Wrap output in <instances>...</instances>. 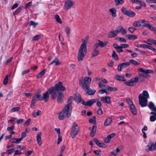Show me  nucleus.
I'll return each mask as SVG.
<instances>
[{
  "instance_id": "5701e85b",
  "label": "nucleus",
  "mask_w": 156,
  "mask_h": 156,
  "mask_svg": "<svg viewBox=\"0 0 156 156\" xmlns=\"http://www.w3.org/2000/svg\"><path fill=\"white\" fill-rule=\"evenodd\" d=\"M155 40H156L152 39L150 38L148 39L147 41H145L144 42L145 43L147 44L151 45L152 44H155Z\"/></svg>"
},
{
  "instance_id": "f03ea898",
  "label": "nucleus",
  "mask_w": 156,
  "mask_h": 156,
  "mask_svg": "<svg viewBox=\"0 0 156 156\" xmlns=\"http://www.w3.org/2000/svg\"><path fill=\"white\" fill-rule=\"evenodd\" d=\"M149 96L147 91L144 90L142 94H140L139 96V103L141 107H145L147 105V100Z\"/></svg>"
},
{
  "instance_id": "4be33fe9",
  "label": "nucleus",
  "mask_w": 156,
  "mask_h": 156,
  "mask_svg": "<svg viewBox=\"0 0 156 156\" xmlns=\"http://www.w3.org/2000/svg\"><path fill=\"white\" fill-rule=\"evenodd\" d=\"M149 108L154 112H156V107L152 102H150L148 105Z\"/></svg>"
},
{
  "instance_id": "37998d69",
  "label": "nucleus",
  "mask_w": 156,
  "mask_h": 156,
  "mask_svg": "<svg viewBox=\"0 0 156 156\" xmlns=\"http://www.w3.org/2000/svg\"><path fill=\"white\" fill-rule=\"evenodd\" d=\"M38 24V23L32 21H31L30 22V26H33L35 28Z\"/></svg>"
},
{
  "instance_id": "4c0bfd02",
  "label": "nucleus",
  "mask_w": 156,
  "mask_h": 156,
  "mask_svg": "<svg viewBox=\"0 0 156 156\" xmlns=\"http://www.w3.org/2000/svg\"><path fill=\"white\" fill-rule=\"evenodd\" d=\"M55 20H56V21L57 22H58L60 24H62V22L58 15H55Z\"/></svg>"
},
{
  "instance_id": "13d9d810",
  "label": "nucleus",
  "mask_w": 156,
  "mask_h": 156,
  "mask_svg": "<svg viewBox=\"0 0 156 156\" xmlns=\"http://www.w3.org/2000/svg\"><path fill=\"white\" fill-rule=\"evenodd\" d=\"M139 23V21H136L133 23V25L135 27H139L140 25Z\"/></svg>"
},
{
  "instance_id": "09e8293b",
  "label": "nucleus",
  "mask_w": 156,
  "mask_h": 156,
  "mask_svg": "<svg viewBox=\"0 0 156 156\" xmlns=\"http://www.w3.org/2000/svg\"><path fill=\"white\" fill-rule=\"evenodd\" d=\"M66 31L68 37H69L70 34V29L68 26L66 27Z\"/></svg>"
},
{
  "instance_id": "ddd939ff",
  "label": "nucleus",
  "mask_w": 156,
  "mask_h": 156,
  "mask_svg": "<svg viewBox=\"0 0 156 156\" xmlns=\"http://www.w3.org/2000/svg\"><path fill=\"white\" fill-rule=\"evenodd\" d=\"M64 96V94L62 93L61 92H57V101L58 103H61L62 101Z\"/></svg>"
},
{
  "instance_id": "0eeeda50",
  "label": "nucleus",
  "mask_w": 156,
  "mask_h": 156,
  "mask_svg": "<svg viewBox=\"0 0 156 156\" xmlns=\"http://www.w3.org/2000/svg\"><path fill=\"white\" fill-rule=\"evenodd\" d=\"M145 150L146 152H149L155 151L156 150V148L154 146V143L150 140L146 146Z\"/></svg>"
},
{
  "instance_id": "7ed1b4c3",
  "label": "nucleus",
  "mask_w": 156,
  "mask_h": 156,
  "mask_svg": "<svg viewBox=\"0 0 156 156\" xmlns=\"http://www.w3.org/2000/svg\"><path fill=\"white\" fill-rule=\"evenodd\" d=\"M87 47L80 46L77 56L78 61H80L83 60L84 57L87 54Z\"/></svg>"
},
{
  "instance_id": "f257e3e1",
  "label": "nucleus",
  "mask_w": 156,
  "mask_h": 156,
  "mask_svg": "<svg viewBox=\"0 0 156 156\" xmlns=\"http://www.w3.org/2000/svg\"><path fill=\"white\" fill-rule=\"evenodd\" d=\"M54 88L50 87L48 89V90L43 94V96L41 95V101L44 100V102H46L48 100L49 97V94H51V97L52 100L55 99L56 98L55 94V90Z\"/></svg>"
},
{
  "instance_id": "39448f33",
  "label": "nucleus",
  "mask_w": 156,
  "mask_h": 156,
  "mask_svg": "<svg viewBox=\"0 0 156 156\" xmlns=\"http://www.w3.org/2000/svg\"><path fill=\"white\" fill-rule=\"evenodd\" d=\"M51 87L54 88V90H55V94L57 97V93L58 92V90L65 91L66 90V88L63 87L62 83L61 82H59L56 83L55 86H52Z\"/></svg>"
},
{
  "instance_id": "6ab92c4d",
  "label": "nucleus",
  "mask_w": 156,
  "mask_h": 156,
  "mask_svg": "<svg viewBox=\"0 0 156 156\" xmlns=\"http://www.w3.org/2000/svg\"><path fill=\"white\" fill-rule=\"evenodd\" d=\"M84 90L86 93L90 95L94 94L96 92V90H92L88 87L85 88V89Z\"/></svg>"
},
{
  "instance_id": "a18cd8bd",
  "label": "nucleus",
  "mask_w": 156,
  "mask_h": 156,
  "mask_svg": "<svg viewBox=\"0 0 156 156\" xmlns=\"http://www.w3.org/2000/svg\"><path fill=\"white\" fill-rule=\"evenodd\" d=\"M22 8L21 7H19L13 13V15H15L17 14L19 12H20L22 10Z\"/></svg>"
},
{
  "instance_id": "2eb2a0df",
  "label": "nucleus",
  "mask_w": 156,
  "mask_h": 156,
  "mask_svg": "<svg viewBox=\"0 0 156 156\" xmlns=\"http://www.w3.org/2000/svg\"><path fill=\"white\" fill-rule=\"evenodd\" d=\"M130 65V63L129 62H127L122 63L119 65L118 66V70L119 71H121L122 69H124Z\"/></svg>"
},
{
  "instance_id": "603ef678",
  "label": "nucleus",
  "mask_w": 156,
  "mask_h": 156,
  "mask_svg": "<svg viewBox=\"0 0 156 156\" xmlns=\"http://www.w3.org/2000/svg\"><path fill=\"white\" fill-rule=\"evenodd\" d=\"M20 108L19 107L14 108L11 109L10 110V112H12L18 111Z\"/></svg>"
},
{
  "instance_id": "052dcab7",
  "label": "nucleus",
  "mask_w": 156,
  "mask_h": 156,
  "mask_svg": "<svg viewBox=\"0 0 156 156\" xmlns=\"http://www.w3.org/2000/svg\"><path fill=\"white\" fill-rule=\"evenodd\" d=\"M26 136V132H23L21 134V136L20 138L21 140H23V139Z\"/></svg>"
},
{
  "instance_id": "0e129e2a",
  "label": "nucleus",
  "mask_w": 156,
  "mask_h": 156,
  "mask_svg": "<svg viewBox=\"0 0 156 156\" xmlns=\"http://www.w3.org/2000/svg\"><path fill=\"white\" fill-rule=\"evenodd\" d=\"M116 39L119 41H123L124 42H126V40L123 37H117Z\"/></svg>"
},
{
  "instance_id": "f3484780",
  "label": "nucleus",
  "mask_w": 156,
  "mask_h": 156,
  "mask_svg": "<svg viewBox=\"0 0 156 156\" xmlns=\"http://www.w3.org/2000/svg\"><path fill=\"white\" fill-rule=\"evenodd\" d=\"M41 95L40 94L37 93L33 97L32 100H33V101L35 102L37 100L41 101Z\"/></svg>"
},
{
  "instance_id": "2f4dec72",
  "label": "nucleus",
  "mask_w": 156,
  "mask_h": 156,
  "mask_svg": "<svg viewBox=\"0 0 156 156\" xmlns=\"http://www.w3.org/2000/svg\"><path fill=\"white\" fill-rule=\"evenodd\" d=\"M105 88L106 90H107L108 91H116L117 90L116 88H114L108 86H106Z\"/></svg>"
},
{
  "instance_id": "412c9836",
  "label": "nucleus",
  "mask_w": 156,
  "mask_h": 156,
  "mask_svg": "<svg viewBox=\"0 0 156 156\" xmlns=\"http://www.w3.org/2000/svg\"><path fill=\"white\" fill-rule=\"evenodd\" d=\"M74 100L77 103H79L81 101V98L80 94H76L75 95Z\"/></svg>"
},
{
  "instance_id": "3c124183",
  "label": "nucleus",
  "mask_w": 156,
  "mask_h": 156,
  "mask_svg": "<svg viewBox=\"0 0 156 156\" xmlns=\"http://www.w3.org/2000/svg\"><path fill=\"white\" fill-rule=\"evenodd\" d=\"M15 149L14 148H12L7 150L6 152V154H9L13 153L15 151Z\"/></svg>"
},
{
  "instance_id": "680f3d73",
  "label": "nucleus",
  "mask_w": 156,
  "mask_h": 156,
  "mask_svg": "<svg viewBox=\"0 0 156 156\" xmlns=\"http://www.w3.org/2000/svg\"><path fill=\"white\" fill-rule=\"evenodd\" d=\"M126 101L129 104V105L130 106L133 105L132 101V100L129 98H127L126 99Z\"/></svg>"
},
{
  "instance_id": "20e7f679",
  "label": "nucleus",
  "mask_w": 156,
  "mask_h": 156,
  "mask_svg": "<svg viewBox=\"0 0 156 156\" xmlns=\"http://www.w3.org/2000/svg\"><path fill=\"white\" fill-rule=\"evenodd\" d=\"M138 70L141 73H139V75L142 77H150V76L149 74L152 73L154 71L151 69H144L142 68H139Z\"/></svg>"
},
{
  "instance_id": "69168bd1",
  "label": "nucleus",
  "mask_w": 156,
  "mask_h": 156,
  "mask_svg": "<svg viewBox=\"0 0 156 156\" xmlns=\"http://www.w3.org/2000/svg\"><path fill=\"white\" fill-rule=\"evenodd\" d=\"M83 43L80 45V46L83 47H86V44L87 42V41L85 40H83Z\"/></svg>"
},
{
  "instance_id": "a211bd4d",
  "label": "nucleus",
  "mask_w": 156,
  "mask_h": 156,
  "mask_svg": "<svg viewBox=\"0 0 156 156\" xmlns=\"http://www.w3.org/2000/svg\"><path fill=\"white\" fill-rule=\"evenodd\" d=\"M101 100L104 103L109 104L111 102L110 98L108 96L103 97L101 98Z\"/></svg>"
},
{
  "instance_id": "79ce46f5",
  "label": "nucleus",
  "mask_w": 156,
  "mask_h": 156,
  "mask_svg": "<svg viewBox=\"0 0 156 156\" xmlns=\"http://www.w3.org/2000/svg\"><path fill=\"white\" fill-rule=\"evenodd\" d=\"M115 4L116 5H119L120 4H122L124 2L123 0H115Z\"/></svg>"
},
{
  "instance_id": "4468645a",
  "label": "nucleus",
  "mask_w": 156,
  "mask_h": 156,
  "mask_svg": "<svg viewBox=\"0 0 156 156\" xmlns=\"http://www.w3.org/2000/svg\"><path fill=\"white\" fill-rule=\"evenodd\" d=\"M138 79H131L125 83L128 86H132L134 83L138 81Z\"/></svg>"
},
{
  "instance_id": "a878e982",
  "label": "nucleus",
  "mask_w": 156,
  "mask_h": 156,
  "mask_svg": "<svg viewBox=\"0 0 156 156\" xmlns=\"http://www.w3.org/2000/svg\"><path fill=\"white\" fill-rule=\"evenodd\" d=\"M112 122V119L110 117H108L107 118L105 121V122L104 125L105 126H108L111 124Z\"/></svg>"
},
{
  "instance_id": "aec40b11",
  "label": "nucleus",
  "mask_w": 156,
  "mask_h": 156,
  "mask_svg": "<svg viewBox=\"0 0 156 156\" xmlns=\"http://www.w3.org/2000/svg\"><path fill=\"white\" fill-rule=\"evenodd\" d=\"M36 139L37 144L39 146L41 145L42 144L41 138V133H38L37 135Z\"/></svg>"
},
{
  "instance_id": "9b49d317",
  "label": "nucleus",
  "mask_w": 156,
  "mask_h": 156,
  "mask_svg": "<svg viewBox=\"0 0 156 156\" xmlns=\"http://www.w3.org/2000/svg\"><path fill=\"white\" fill-rule=\"evenodd\" d=\"M97 100V99H93L87 101H81V103L83 105L90 106L93 105L94 103L96 102Z\"/></svg>"
},
{
  "instance_id": "393cba45",
  "label": "nucleus",
  "mask_w": 156,
  "mask_h": 156,
  "mask_svg": "<svg viewBox=\"0 0 156 156\" xmlns=\"http://www.w3.org/2000/svg\"><path fill=\"white\" fill-rule=\"evenodd\" d=\"M54 63H55V65L56 66L60 64V63L59 61V59L57 58H55L52 62L49 63V65H50Z\"/></svg>"
},
{
  "instance_id": "338daca9",
  "label": "nucleus",
  "mask_w": 156,
  "mask_h": 156,
  "mask_svg": "<svg viewBox=\"0 0 156 156\" xmlns=\"http://www.w3.org/2000/svg\"><path fill=\"white\" fill-rule=\"evenodd\" d=\"M121 11L124 14H126L127 10L125 7H122L121 9Z\"/></svg>"
},
{
  "instance_id": "f704fd0d",
  "label": "nucleus",
  "mask_w": 156,
  "mask_h": 156,
  "mask_svg": "<svg viewBox=\"0 0 156 156\" xmlns=\"http://www.w3.org/2000/svg\"><path fill=\"white\" fill-rule=\"evenodd\" d=\"M73 97L70 96L68 98V104L66 105H68L69 107H71V104L72 102Z\"/></svg>"
},
{
  "instance_id": "e2e57ef3",
  "label": "nucleus",
  "mask_w": 156,
  "mask_h": 156,
  "mask_svg": "<svg viewBox=\"0 0 156 156\" xmlns=\"http://www.w3.org/2000/svg\"><path fill=\"white\" fill-rule=\"evenodd\" d=\"M22 154V152H21V151L20 150H16L15 153H14V155H21Z\"/></svg>"
},
{
  "instance_id": "cd10ccee",
  "label": "nucleus",
  "mask_w": 156,
  "mask_h": 156,
  "mask_svg": "<svg viewBox=\"0 0 156 156\" xmlns=\"http://www.w3.org/2000/svg\"><path fill=\"white\" fill-rule=\"evenodd\" d=\"M146 27L149 28L150 30L152 31L156 32V28L154 27L152 25L147 23V25H146Z\"/></svg>"
},
{
  "instance_id": "c756f323",
  "label": "nucleus",
  "mask_w": 156,
  "mask_h": 156,
  "mask_svg": "<svg viewBox=\"0 0 156 156\" xmlns=\"http://www.w3.org/2000/svg\"><path fill=\"white\" fill-rule=\"evenodd\" d=\"M97 127L95 125H94L92 127V129L90 133V135L92 137H93L94 135V134L96 131Z\"/></svg>"
},
{
  "instance_id": "bf43d9fd",
  "label": "nucleus",
  "mask_w": 156,
  "mask_h": 156,
  "mask_svg": "<svg viewBox=\"0 0 156 156\" xmlns=\"http://www.w3.org/2000/svg\"><path fill=\"white\" fill-rule=\"evenodd\" d=\"M147 48L149 50L153 51L154 52H156V49L150 45H148Z\"/></svg>"
},
{
  "instance_id": "6e6552de",
  "label": "nucleus",
  "mask_w": 156,
  "mask_h": 156,
  "mask_svg": "<svg viewBox=\"0 0 156 156\" xmlns=\"http://www.w3.org/2000/svg\"><path fill=\"white\" fill-rule=\"evenodd\" d=\"M91 81V79H81L80 80V84L84 89L88 87V86Z\"/></svg>"
},
{
  "instance_id": "a19ab883",
  "label": "nucleus",
  "mask_w": 156,
  "mask_h": 156,
  "mask_svg": "<svg viewBox=\"0 0 156 156\" xmlns=\"http://www.w3.org/2000/svg\"><path fill=\"white\" fill-rule=\"evenodd\" d=\"M41 38V36L39 35H36L35 36L33 37L32 38V41H37L38 40L40 39Z\"/></svg>"
},
{
  "instance_id": "9d476101",
  "label": "nucleus",
  "mask_w": 156,
  "mask_h": 156,
  "mask_svg": "<svg viewBox=\"0 0 156 156\" xmlns=\"http://www.w3.org/2000/svg\"><path fill=\"white\" fill-rule=\"evenodd\" d=\"M73 3L74 2L71 0L66 1L64 7V9L66 10H67L72 7Z\"/></svg>"
},
{
  "instance_id": "49530a36",
  "label": "nucleus",
  "mask_w": 156,
  "mask_h": 156,
  "mask_svg": "<svg viewBox=\"0 0 156 156\" xmlns=\"http://www.w3.org/2000/svg\"><path fill=\"white\" fill-rule=\"evenodd\" d=\"M130 63L134 65H139L140 64V63L136 62L135 60H134L131 59L129 61Z\"/></svg>"
},
{
  "instance_id": "6e6d98bb",
  "label": "nucleus",
  "mask_w": 156,
  "mask_h": 156,
  "mask_svg": "<svg viewBox=\"0 0 156 156\" xmlns=\"http://www.w3.org/2000/svg\"><path fill=\"white\" fill-rule=\"evenodd\" d=\"M31 121V119H27L25 122L24 124V126L26 127L27 126L29 125V123Z\"/></svg>"
},
{
  "instance_id": "dca6fc26",
  "label": "nucleus",
  "mask_w": 156,
  "mask_h": 156,
  "mask_svg": "<svg viewBox=\"0 0 156 156\" xmlns=\"http://www.w3.org/2000/svg\"><path fill=\"white\" fill-rule=\"evenodd\" d=\"M115 135V133H112L108 135L107 137L104 139V141L107 143H109L111 139L114 137Z\"/></svg>"
},
{
  "instance_id": "4d7b16f0",
  "label": "nucleus",
  "mask_w": 156,
  "mask_h": 156,
  "mask_svg": "<svg viewBox=\"0 0 156 156\" xmlns=\"http://www.w3.org/2000/svg\"><path fill=\"white\" fill-rule=\"evenodd\" d=\"M104 83H102V82H100L98 84L99 87L101 88H106L107 85L104 84Z\"/></svg>"
},
{
  "instance_id": "423d86ee",
  "label": "nucleus",
  "mask_w": 156,
  "mask_h": 156,
  "mask_svg": "<svg viewBox=\"0 0 156 156\" xmlns=\"http://www.w3.org/2000/svg\"><path fill=\"white\" fill-rule=\"evenodd\" d=\"M79 129V126L75 122H74L73 125V128L71 133V136L73 138L75 137L77 135Z\"/></svg>"
},
{
  "instance_id": "72a5a7b5",
  "label": "nucleus",
  "mask_w": 156,
  "mask_h": 156,
  "mask_svg": "<svg viewBox=\"0 0 156 156\" xmlns=\"http://www.w3.org/2000/svg\"><path fill=\"white\" fill-rule=\"evenodd\" d=\"M126 37L129 39L132 40H135L137 38L136 36L135 35L128 34L126 35Z\"/></svg>"
},
{
  "instance_id": "7c9ffc66",
  "label": "nucleus",
  "mask_w": 156,
  "mask_h": 156,
  "mask_svg": "<svg viewBox=\"0 0 156 156\" xmlns=\"http://www.w3.org/2000/svg\"><path fill=\"white\" fill-rule=\"evenodd\" d=\"M126 15H127L129 16L133 17L135 16V13L134 12L129 10L127 11V12L126 13Z\"/></svg>"
},
{
  "instance_id": "58836bf2",
  "label": "nucleus",
  "mask_w": 156,
  "mask_h": 156,
  "mask_svg": "<svg viewBox=\"0 0 156 156\" xmlns=\"http://www.w3.org/2000/svg\"><path fill=\"white\" fill-rule=\"evenodd\" d=\"M98 41L99 42L98 43V44L99 46L101 47H103L105 46L106 45L107 43V42H103L99 40H98Z\"/></svg>"
},
{
  "instance_id": "8fccbe9b",
  "label": "nucleus",
  "mask_w": 156,
  "mask_h": 156,
  "mask_svg": "<svg viewBox=\"0 0 156 156\" xmlns=\"http://www.w3.org/2000/svg\"><path fill=\"white\" fill-rule=\"evenodd\" d=\"M96 118L95 116H93L92 118L90 119L89 121L90 123H93L96 121Z\"/></svg>"
},
{
  "instance_id": "c9c22d12",
  "label": "nucleus",
  "mask_w": 156,
  "mask_h": 156,
  "mask_svg": "<svg viewBox=\"0 0 156 156\" xmlns=\"http://www.w3.org/2000/svg\"><path fill=\"white\" fill-rule=\"evenodd\" d=\"M92 56L94 57L99 55V51L98 50L93 49L91 52Z\"/></svg>"
},
{
  "instance_id": "b1692460",
  "label": "nucleus",
  "mask_w": 156,
  "mask_h": 156,
  "mask_svg": "<svg viewBox=\"0 0 156 156\" xmlns=\"http://www.w3.org/2000/svg\"><path fill=\"white\" fill-rule=\"evenodd\" d=\"M94 141L99 147H104L105 144L103 143H100L97 139L96 138H94Z\"/></svg>"
},
{
  "instance_id": "c03bdc74",
  "label": "nucleus",
  "mask_w": 156,
  "mask_h": 156,
  "mask_svg": "<svg viewBox=\"0 0 156 156\" xmlns=\"http://www.w3.org/2000/svg\"><path fill=\"white\" fill-rule=\"evenodd\" d=\"M113 58L115 60L118 59V58L117 55L115 51H113V54L112 55Z\"/></svg>"
},
{
  "instance_id": "864d4df0",
  "label": "nucleus",
  "mask_w": 156,
  "mask_h": 156,
  "mask_svg": "<svg viewBox=\"0 0 156 156\" xmlns=\"http://www.w3.org/2000/svg\"><path fill=\"white\" fill-rule=\"evenodd\" d=\"M41 112V111H40L38 110L37 112L34 113L33 114V115L34 117H36L37 116H38L39 115Z\"/></svg>"
},
{
  "instance_id": "f8f14e48",
  "label": "nucleus",
  "mask_w": 156,
  "mask_h": 156,
  "mask_svg": "<svg viewBox=\"0 0 156 156\" xmlns=\"http://www.w3.org/2000/svg\"><path fill=\"white\" fill-rule=\"evenodd\" d=\"M119 31L118 30H113L110 31L108 34V37L109 38L115 37L117 36L119 33Z\"/></svg>"
},
{
  "instance_id": "e433bc0d",
  "label": "nucleus",
  "mask_w": 156,
  "mask_h": 156,
  "mask_svg": "<svg viewBox=\"0 0 156 156\" xmlns=\"http://www.w3.org/2000/svg\"><path fill=\"white\" fill-rule=\"evenodd\" d=\"M139 23L140 24V27H146L147 23L145 22V21L144 20H141L139 21Z\"/></svg>"
},
{
  "instance_id": "1a4fd4ad",
  "label": "nucleus",
  "mask_w": 156,
  "mask_h": 156,
  "mask_svg": "<svg viewBox=\"0 0 156 156\" xmlns=\"http://www.w3.org/2000/svg\"><path fill=\"white\" fill-rule=\"evenodd\" d=\"M71 107H69L68 105H65L62 111L68 118L71 115Z\"/></svg>"
},
{
  "instance_id": "c85d7f7f",
  "label": "nucleus",
  "mask_w": 156,
  "mask_h": 156,
  "mask_svg": "<svg viewBox=\"0 0 156 156\" xmlns=\"http://www.w3.org/2000/svg\"><path fill=\"white\" fill-rule=\"evenodd\" d=\"M130 108L131 112L134 115H136L137 114L136 109L134 105L130 106Z\"/></svg>"
},
{
  "instance_id": "ea45409f",
  "label": "nucleus",
  "mask_w": 156,
  "mask_h": 156,
  "mask_svg": "<svg viewBox=\"0 0 156 156\" xmlns=\"http://www.w3.org/2000/svg\"><path fill=\"white\" fill-rule=\"evenodd\" d=\"M65 116H66L62 111L59 114L58 119L60 120L63 119Z\"/></svg>"
},
{
  "instance_id": "bb28decb",
  "label": "nucleus",
  "mask_w": 156,
  "mask_h": 156,
  "mask_svg": "<svg viewBox=\"0 0 156 156\" xmlns=\"http://www.w3.org/2000/svg\"><path fill=\"white\" fill-rule=\"evenodd\" d=\"M110 12L112 13V16L114 18L116 16V10L114 8H112L110 9L109 10Z\"/></svg>"
},
{
  "instance_id": "473e14b6",
  "label": "nucleus",
  "mask_w": 156,
  "mask_h": 156,
  "mask_svg": "<svg viewBox=\"0 0 156 156\" xmlns=\"http://www.w3.org/2000/svg\"><path fill=\"white\" fill-rule=\"evenodd\" d=\"M21 141L20 139V138H13L11 140V142L12 143H19Z\"/></svg>"
},
{
  "instance_id": "de8ad7c7",
  "label": "nucleus",
  "mask_w": 156,
  "mask_h": 156,
  "mask_svg": "<svg viewBox=\"0 0 156 156\" xmlns=\"http://www.w3.org/2000/svg\"><path fill=\"white\" fill-rule=\"evenodd\" d=\"M120 151V149L118 148H117L112 153V154L113 155L115 156L116 155L117 153Z\"/></svg>"
},
{
  "instance_id": "5fc2aeb1",
  "label": "nucleus",
  "mask_w": 156,
  "mask_h": 156,
  "mask_svg": "<svg viewBox=\"0 0 156 156\" xmlns=\"http://www.w3.org/2000/svg\"><path fill=\"white\" fill-rule=\"evenodd\" d=\"M45 69L43 70L38 75V77L39 78L42 77V76L45 73Z\"/></svg>"
},
{
  "instance_id": "774afa93",
  "label": "nucleus",
  "mask_w": 156,
  "mask_h": 156,
  "mask_svg": "<svg viewBox=\"0 0 156 156\" xmlns=\"http://www.w3.org/2000/svg\"><path fill=\"white\" fill-rule=\"evenodd\" d=\"M14 126H10L9 127L7 128V130L9 131H11L14 129Z\"/></svg>"
}]
</instances>
